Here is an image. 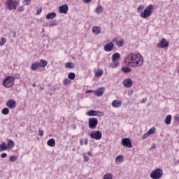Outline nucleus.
<instances>
[{
    "instance_id": "30",
    "label": "nucleus",
    "mask_w": 179,
    "mask_h": 179,
    "mask_svg": "<svg viewBox=\"0 0 179 179\" xmlns=\"http://www.w3.org/2000/svg\"><path fill=\"white\" fill-rule=\"evenodd\" d=\"M68 78L70 79V80H74L75 78H76V75L75 73H69L68 74Z\"/></svg>"
},
{
    "instance_id": "52",
    "label": "nucleus",
    "mask_w": 179,
    "mask_h": 179,
    "mask_svg": "<svg viewBox=\"0 0 179 179\" xmlns=\"http://www.w3.org/2000/svg\"><path fill=\"white\" fill-rule=\"evenodd\" d=\"M151 149H156V144L152 145Z\"/></svg>"
},
{
    "instance_id": "24",
    "label": "nucleus",
    "mask_w": 179,
    "mask_h": 179,
    "mask_svg": "<svg viewBox=\"0 0 179 179\" xmlns=\"http://www.w3.org/2000/svg\"><path fill=\"white\" fill-rule=\"evenodd\" d=\"M5 150H8V145H6V143H2L0 144V152Z\"/></svg>"
},
{
    "instance_id": "44",
    "label": "nucleus",
    "mask_w": 179,
    "mask_h": 179,
    "mask_svg": "<svg viewBox=\"0 0 179 179\" xmlns=\"http://www.w3.org/2000/svg\"><path fill=\"white\" fill-rule=\"evenodd\" d=\"M55 20L52 21L50 24V27H53V26H55Z\"/></svg>"
},
{
    "instance_id": "43",
    "label": "nucleus",
    "mask_w": 179,
    "mask_h": 179,
    "mask_svg": "<svg viewBox=\"0 0 179 179\" xmlns=\"http://www.w3.org/2000/svg\"><path fill=\"white\" fill-rule=\"evenodd\" d=\"M43 135H44V131L39 129V136H43Z\"/></svg>"
},
{
    "instance_id": "38",
    "label": "nucleus",
    "mask_w": 179,
    "mask_h": 179,
    "mask_svg": "<svg viewBox=\"0 0 179 179\" xmlns=\"http://www.w3.org/2000/svg\"><path fill=\"white\" fill-rule=\"evenodd\" d=\"M143 9H145V6H140L137 8V12L141 13V12H142V10H143Z\"/></svg>"
},
{
    "instance_id": "2",
    "label": "nucleus",
    "mask_w": 179,
    "mask_h": 179,
    "mask_svg": "<svg viewBox=\"0 0 179 179\" xmlns=\"http://www.w3.org/2000/svg\"><path fill=\"white\" fill-rule=\"evenodd\" d=\"M152 10H153V5H148L143 13L140 14L141 17L143 19H148L149 16L152 15Z\"/></svg>"
},
{
    "instance_id": "10",
    "label": "nucleus",
    "mask_w": 179,
    "mask_h": 179,
    "mask_svg": "<svg viewBox=\"0 0 179 179\" xmlns=\"http://www.w3.org/2000/svg\"><path fill=\"white\" fill-rule=\"evenodd\" d=\"M122 145L125 148H129L131 149L132 148V142H131V139L129 138H124L122 139Z\"/></svg>"
},
{
    "instance_id": "15",
    "label": "nucleus",
    "mask_w": 179,
    "mask_h": 179,
    "mask_svg": "<svg viewBox=\"0 0 179 179\" xmlns=\"http://www.w3.org/2000/svg\"><path fill=\"white\" fill-rule=\"evenodd\" d=\"M98 114H103V113H101L99 110H90L86 113V115L89 117H96V115L99 116Z\"/></svg>"
},
{
    "instance_id": "53",
    "label": "nucleus",
    "mask_w": 179,
    "mask_h": 179,
    "mask_svg": "<svg viewBox=\"0 0 179 179\" xmlns=\"http://www.w3.org/2000/svg\"><path fill=\"white\" fill-rule=\"evenodd\" d=\"M80 144L81 146H83V140L80 141Z\"/></svg>"
},
{
    "instance_id": "42",
    "label": "nucleus",
    "mask_w": 179,
    "mask_h": 179,
    "mask_svg": "<svg viewBox=\"0 0 179 179\" xmlns=\"http://www.w3.org/2000/svg\"><path fill=\"white\" fill-rule=\"evenodd\" d=\"M43 9L41 8H39L37 10H36V15H40V13H41Z\"/></svg>"
},
{
    "instance_id": "18",
    "label": "nucleus",
    "mask_w": 179,
    "mask_h": 179,
    "mask_svg": "<svg viewBox=\"0 0 179 179\" xmlns=\"http://www.w3.org/2000/svg\"><path fill=\"white\" fill-rule=\"evenodd\" d=\"M55 17H57V13L55 12L48 13L46 15V19L48 20H52L55 19Z\"/></svg>"
},
{
    "instance_id": "54",
    "label": "nucleus",
    "mask_w": 179,
    "mask_h": 179,
    "mask_svg": "<svg viewBox=\"0 0 179 179\" xmlns=\"http://www.w3.org/2000/svg\"><path fill=\"white\" fill-rule=\"evenodd\" d=\"M147 99H142L141 103H145V101H147Z\"/></svg>"
},
{
    "instance_id": "13",
    "label": "nucleus",
    "mask_w": 179,
    "mask_h": 179,
    "mask_svg": "<svg viewBox=\"0 0 179 179\" xmlns=\"http://www.w3.org/2000/svg\"><path fill=\"white\" fill-rule=\"evenodd\" d=\"M114 49V43L113 42L108 43L104 45V50L106 52H110Z\"/></svg>"
},
{
    "instance_id": "12",
    "label": "nucleus",
    "mask_w": 179,
    "mask_h": 179,
    "mask_svg": "<svg viewBox=\"0 0 179 179\" xmlns=\"http://www.w3.org/2000/svg\"><path fill=\"white\" fill-rule=\"evenodd\" d=\"M69 9V8L68 7V4H64L59 7V13H64V15L68 13Z\"/></svg>"
},
{
    "instance_id": "8",
    "label": "nucleus",
    "mask_w": 179,
    "mask_h": 179,
    "mask_svg": "<svg viewBox=\"0 0 179 179\" xmlns=\"http://www.w3.org/2000/svg\"><path fill=\"white\" fill-rule=\"evenodd\" d=\"M5 5H6L9 10H15L16 9L17 1L15 0H9L5 3Z\"/></svg>"
},
{
    "instance_id": "31",
    "label": "nucleus",
    "mask_w": 179,
    "mask_h": 179,
    "mask_svg": "<svg viewBox=\"0 0 179 179\" xmlns=\"http://www.w3.org/2000/svg\"><path fill=\"white\" fill-rule=\"evenodd\" d=\"M66 68H68L69 69H72L75 68V64H73V63L72 62H68L66 64Z\"/></svg>"
},
{
    "instance_id": "35",
    "label": "nucleus",
    "mask_w": 179,
    "mask_h": 179,
    "mask_svg": "<svg viewBox=\"0 0 179 179\" xmlns=\"http://www.w3.org/2000/svg\"><path fill=\"white\" fill-rule=\"evenodd\" d=\"M155 132H156V128L155 127H152L151 129H150L148 131V133L150 134V135H153V134H155Z\"/></svg>"
},
{
    "instance_id": "5",
    "label": "nucleus",
    "mask_w": 179,
    "mask_h": 179,
    "mask_svg": "<svg viewBox=\"0 0 179 179\" xmlns=\"http://www.w3.org/2000/svg\"><path fill=\"white\" fill-rule=\"evenodd\" d=\"M15 83V78L12 76L6 77L3 81L4 87H12Z\"/></svg>"
},
{
    "instance_id": "25",
    "label": "nucleus",
    "mask_w": 179,
    "mask_h": 179,
    "mask_svg": "<svg viewBox=\"0 0 179 179\" xmlns=\"http://www.w3.org/2000/svg\"><path fill=\"white\" fill-rule=\"evenodd\" d=\"M38 68H40V65L38 64V62L32 64V65L31 66V71H37V69H38Z\"/></svg>"
},
{
    "instance_id": "57",
    "label": "nucleus",
    "mask_w": 179,
    "mask_h": 179,
    "mask_svg": "<svg viewBox=\"0 0 179 179\" xmlns=\"http://www.w3.org/2000/svg\"><path fill=\"white\" fill-rule=\"evenodd\" d=\"M88 155H89V156H92V152H88Z\"/></svg>"
},
{
    "instance_id": "23",
    "label": "nucleus",
    "mask_w": 179,
    "mask_h": 179,
    "mask_svg": "<svg viewBox=\"0 0 179 179\" xmlns=\"http://www.w3.org/2000/svg\"><path fill=\"white\" fill-rule=\"evenodd\" d=\"M172 118L173 117L171 116V115H168L165 118V124H166V125H170L171 124Z\"/></svg>"
},
{
    "instance_id": "34",
    "label": "nucleus",
    "mask_w": 179,
    "mask_h": 179,
    "mask_svg": "<svg viewBox=\"0 0 179 179\" xmlns=\"http://www.w3.org/2000/svg\"><path fill=\"white\" fill-rule=\"evenodd\" d=\"M103 76V70L101 69L97 70L96 73V77L100 78V76Z\"/></svg>"
},
{
    "instance_id": "41",
    "label": "nucleus",
    "mask_w": 179,
    "mask_h": 179,
    "mask_svg": "<svg viewBox=\"0 0 179 179\" xmlns=\"http://www.w3.org/2000/svg\"><path fill=\"white\" fill-rule=\"evenodd\" d=\"M6 156H8V154L3 152L1 155V159H5V157H6Z\"/></svg>"
},
{
    "instance_id": "19",
    "label": "nucleus",
    "mask_w": 179,
    "mask_h": 179,
    "mask_svg": "<svg viewBox=\"0 0 179 179\" xmlns=\"http://www.w3.org/2000/svg\"><path fill=\"white\" fill-rule=\"evenodd\" d=\"M122 162H124V157H122V155H118L116 157L115 163H117V164H121Z\"/></svg>"
},
{
    "instance_id": "29",
    "label": "nucleus",
    "mask_w": 179,
    "mask_h": 179,
    "mask_svg": "<svg viewBox=\"0 0 179 179\" xmlns=\"http://www.w3.org/2000/svg\"><path fill=\"white\" fill-rule=\"evenodd\" d=\"M95 12H96V13H98V15H100V13H101L103 12V6H99L96 7L95 9Z\"/></svg>"
},
{
    "instance_id": "50",
    "label": "nucleus",
    "mask_w": 179,
    "mask_h": 179,
    "mask_svg": "<svg viewBox=\"0 0 179 179\" xmlns=\"http://www.w3.org/2000/svg\"><path fill=\"white\" fill-rule=\"evenodd\" d=\"M174 120H175L176 121H178V120H179V117H178V115H176V116L174 117Z\"/></svg>"
},
{
    "instance_id": "49",
    "label": "nucleus",
    "mask_w": 179,
    "mask_h": 179,
    "mask_svg": "<svg viewBox=\"0 0 179 179\" xmlns=\"http://www.w3.org/2000/svg\"><path fill=\"white\" fill-rule=\"evenodd\" d=\"M178 164H179V159L177 161L174 160V165L178 166Z\"/></svg>"
},
{
    "instance_id": "48",
    "label": "nucleus",
    "mask_w": 179,
    "mask_h": 179,
    "mask_svg": "<svg viewBox=\"0 0 179 179\" xmlns=\"http://www.w3.org/2000/svg\"><path fill=\"white\" fill-rule=\"evenodd\" d=\"M24 1L27 3V5H30V2H31V0H24Z\"/></svg>"
},
{
    "instance_id": "56",
    "label": "nucleus",
    "mask_w": 179,
    "mask_h": 179,
    "mask_svg": "<svg viewBox=\"0 0 179 179\" xmlns=\"http://www.w3.org/2000/svg\"><path fill=\"white\" fill-rule=\"evenodd\" d=\"M41 90H44V87H40Z\"/></svg>"
},
{
    "instance_id": "3",
    "label": "nucleus",
    "mask_w": 179,
    "mask_h": 179,
    "mask_svg": "<svg viewBox=\"0 0 179 179\" xmlns=\"http://www.w3.org/2000/svg\"><path fill=\"white\" fill-rule=\"evenodd\" d=\"M120 59H121V55H120V53L118 52L114 53L112 55L113 64H110L111 68H117V66L120 65V62H118V61H120Z\"/></svg>"
},
{
    "instance_id": "28",
    "label": "nucleus",
    "mask_w": 179,
    "mask_h": 179,
    "mask_svg": "<svg viewBox=\"0 0 179 179\" xmlns=\"http://www.w3.org/2000/svg\"><path fill=\"white\" fill-rule=\"evenodd\" d=\"M115 41L117 47H122L124 45V39H120V41L115 39Z\"/></svg>"
},
{
    "instance_id": "47",
    "label": "nucleus",
    "mask_w": 179,
    "mask_h": 179,
    "mask_svg": "<svg viewBox=\"0 0 179 179\" xmlns=\"http://www.w3.org/2000/svg\"><path fill=\"white\" fill-rule=\"evenodd\" d=\"M23 10H24V8L23 7H20V8H18V11H19V12H23Z\"/></svg>"
},
{
    "instance_id": "40",
    "label": "nucleus",
    "mask_w": 179,
    "mask_h": 179,
    "mask_svg": "<svg viewBox=\"0 0 179 179\" xmlns=\"http://www.w3.org/2000/svg\"><path fill=\"white\" fill-rule=\"evenodd\" d=\"M150 136V134H148V132H146L145 134H143V136H142V139H146V138Z\"/></svg>"
},
{
    "instance_id": "33",
    "label": "nucleus",
    "mask_w": 179,
    "mask_h": 179,
    "mask_svg": "<svg viewBox=\"0 0 179 179\" xmlns=\"http://www.w3.org/2000/svg\"><path fill=\"white\" fill-rule=\"evenodd\" d=\"M5 44H6V38H5V37H1V41H0V45L2 47L3 45H5Z\"/></svg>"
},
{
    "instance_id": "7",
    "label": "nucleus",
    "mask_w": 179,
    "mask_h": 179,
    "mask_svg": "<svg viewBox=\"0 0 179 179\" xmlns=\"http://www.w3.org/2000/svg\"><path fill=\"white\" fill-rule=\"evenodd\" d=\"M90 138H92V139H96V141H100V139H101V138L103 137V134L99 130L96 131H93L90 134Z\"/></svg>"
},
{
    "instance_id": "39",
    "label": "nucleus",
    "mask_w": 179,
    "mask_h": 179,
    "mask_svg": "<svg viewBox=\"0 0 179 179\" xmlns=\"http://www.w3.org/2000/svg\"><path fill=\"white\" fill-rule=\"evenodd\" d=\"M9 160L10 162H16V160H17L16 156H11V157H10Z\"/></svg>"
},
{
    "instance_id": "45",
    "label": "nucleus",
    "mask_w": 179,
    "mask_h": 179,
    "mask_svg": "<svg viewBox=\"0 0 179 179\" xmlns=\"http://www.w3.org/2000/svg\"><path fill=\"white\" fill-rule=\"evenodd\" d=\"M90 158L87 157L85 154H84V161L85 162H89Z\"/></svg>"
},
{
    "instance_id": "1",
    "label": "nucleus",
    "mask_w": 179,
    "mask_h": 179,
    "mask_svg": "<svg viewBox=\"0 0 179 179\" xmlns=\"http://www.w3.org/2000/svg\"><path fill=\"white\" fill-rule=\"evenodd\" d=\"M128 65L129 66H142L143 65V57L139 53L135 54L131 52L127 57Z\"/></svg>"
},
{
    "instance_id": "59",
    "label": "nucleus",
    "mask_w": 179,
    "mask_h": 179,
    "mask_svg": "<svg viewBox=\"0 0 179 179\" xmlns=\"http://www.w3.org/2000/svg\"><path fill=\"white\" fill-rule=\"evenodd\" d=\"M32 86H33V87H35V86H36V84H33V85H32Z\"/></svg>"
},
{
    "instance_id": "21",
    "label": "nucleus",
    "mask_w": 179,
    "mask_h": 179,
    "mask_svg": "<svg viewBox=\"0 0 179 179\" xmlns=\"http://www.w3.org/2000/svg\"><path fill=\"white\" fill-rule=\"evenodd\" d=\"M48 146H50V148H54L55 146V140L54 138H50L47 141Z\"/></svg>"
},
{
    "instance_id": "61",
    "label": "nucleus",
    "mask_w": 179,
    "mask_h": 179,
    "mask_svg": "<svg viewBox=\"0 0 179 179\" xmlns=\"http://www.w3.org/2000/svg\"><path fill=\"white\" fill-rule=\"evenodd\" d=\"M7 1H9V0H7Z\"/></svg>"
},
{
    "instance_id": "51",
    "label": "nucleus",
    "mask_w": 179,
    "mask_h": 179,
    "mask_svg": "<svg viewBox=\"0 0 179 179\" xmlns=\"http://www.w3.org/2000/svg\"><path fill=\"white\" fill-rule=\"evenodd\" d=\"M13 37L15 38L16 37V31H13Z\"/></svg>"
},
{
    "instance_id": "11",
    "label": "nucleus",
    "mask_w": 179,
    "mask_h": 179,
    "mask_svg": "<svg viewBox=\"0 0 179 179\" xmlns=\"http://www.w3.org/2000/svg\"><path fill=\"white\" fill-rule=\"evenodd\" d=\"M6 106L8 108H10V110H13V108H16V101L14 99H9L6 102Z\"/></svg>"
},
{
    "instance_id": "32",
    "label": "nucleus",
    "mask_w": 179,
    "mask_h": 179,
    "mask_svg": "<svg viewBox=\"0 0 179 179\" xmlns=\"http://www.w3.org/2000/svg\"><path fill=\"white\" fill-rule=\"evenodd\" d=\"M1 114H3V115H8V114H9V108H3L1 110Z\"/></svg>"
},
{
    "instance_id": "20",
    "label": "nucleus",
    "mask_w": 179,
    "mask_h": 179,
    "mask_svg": "<svg viewBox=\"0 0 179 179\" xmlns=\"http://www.w3.org/2000/svg\"><path fill=\"white\" fill-rule=\"evenodd\" d=\"M48 64V63L45 59H41L40 62H38L40 68H45V66H47Z\"/></svg>"
},
{
    "instance_id": "22",
    "label": "nucleus",
    "mask_w": 179,
    "mask_h": 179,
    "mask_svg": "<svg viewBox=\"0 0 179 179\" xmlns=\"http://www.w3.org/2000/svg\"><path fill=\"white\" fill-rule=\"evenodd\" d=\"M101 31V28H100L99 27H93L92 32L94 34H100Z\"/></svg>"
},
{
    "instance_id": "36",
    "label": "nucleus",
    "mask_w": 179,
    "mask_h": 179,
    "mask_svg": "<svg viewBox=\"0 0 179 179\" xmlns=\"http://www.w3.org/2000/svg\"><path fill=\"white\" fill-rule=\"evenodd\" d=\"M103 179H113V175L111 173H106L103 176Z\"/></svg>"
},
{
    "instance_id": "58",
    "label": "nucleus",
    "mask_w": 179,
    "mask_h": 179,
    "mask_svg": "<svg viewBox=\"0 0 179 179\" xmlns=\"http://www.w3.org/2000/svg\"><path fill=\"white\" fill-rule=\"evenodd\" d=\"M92 92H94V91L89 90V91L87 92V93H92Z\"/></svg>"
},
{
    "instance_id": "46",
    "label": "nucleus",
    "mask_w": 179,
    "mask_h": 179,
    "mask_svg": "<svg viewBox=\"0 0 179 179\" xmlns=\"http://www.w3.org/2000/svg\"><path fill=\"white\" fill-rule=\"evenodd\" d=\"M85 3H90L92 2V0H83Z\"/></svg>"
},
{
    "instance_id": "37",
    "label": "nucleus",
    "mask_w": 179,
    "mask_h": 179,
    "mask_svg": "<svg viewBox=\"0 0 179 179\" xmlns=\"http://www.w3.org/2000/svg\"><path fill=\"white\" fill-rule=\"evenodd\" d=\"M63 84L64 85V86H66L68 85H71V80L68 78H65L63 81Z\"/></svg>"
},
{
    "instance_id": "14",
    "label": "nucleus",
    "mask_w": 179,
    "mask_h": 179,
    "mask_svg": "<svg viewBox=\"0 0 179 179\" xmlns=\"http://www.w3.org/2000/svg\"><path fill=\"white\" fill-rule=\"evenodd\" d=\"M134 85V82L131 78H127L123 81V85L124 87L129 88Z\"/></svg>"
},
{
    "instance_id": "27",
    "label": "nucleus",
    "mask_w": 179,
    "mask_h": 179,
    "mask_svg": "<svg viewBox=\"0 0 179 179\" xmlns=\"http://www.w3.org/2000/svg\"><path fill=\"white\" fill-rule=\"evenodd\" d=\"M121 71H122L124 73H130V72H132V69L129 67H122Z\"/></svg>"
},
{
    "instance_id": "60",
    "label": "nucleus",
    "mask_w": 179,
    "mask_h": 179,
    "mask_svg": "<svg viewBox=\"0 0 179 179\" xmlns=\"http://www.w3.org/2000/svg\"><path fill=\"white\" fill-rule=\"evenodd\" d=\"M178 73H179V69H178Z\"/></svg>"
},
{
    "instance_id": "17",
    "label": "nucleus",
    "mask_w": 179,
    "mask_h": 179,
    "mask_svg": "<svg viewBox=\"0 0 179 179\" xmlns=\"http://www.w3.org/2000/svg\"><path fill=\"white\" fill-rule=\"evenodd\" d=\"M122 104V101L120 100H114L112 102V106L114 107V108H118V107H121Z\"/></svg>"
},
{
    "instance_id": "6",
    "label": "nucleus",
    "mask_w": 179,
    "mask_h": 179,
    "mask_svg": "<svg viewBox=\"0 0 179 179\" xmlns=\"http://www.w3.org/2000/svg\"><path fill=\"white\" fill-rule=\"evenodd\" d=\"M99 124V120L95 117H91L88 120V126L90 129H96V127H97Z\"/></svg>"
},
{
    "instance_id": "16",
    "label": "nucleus",
    "mask_w": 179,
    "mask_h": 179,
    "mask_svg": "<svg viewBox=\"0 0 179 179\" xmlns=\"http://www.w3.org/2000/svg\"><path fill=\"white\" fill-rule=\"evenodd\" d=\"M104 90H106L104 87H101L96 91H94L95 96H97V97H101V96L104 94Z\"/></svg>"
},
{
    "instance_id": "9",
    "label": "nucleus",
    "mask_w": 179,
    "mask_h": 179,
    "mask_svg": "<svg viewBox=\"0 0 179 179\" xmlns=\"http://www.w3.org/2000/svg\"><path fill=\"white\" fill-rule=\"evenodd\" d=\"M158 48H169V42L166 41V38H162L160 43H157Z\"/></svg>"
},
{
    "instance_id": "26",
    "label": "nucleus",
    "mask_w": 179,
    "mask_h": 179,
    "mask_svg": "<svg viewBox=\"0 0 179 179\" xmlns=\"http://www.w3.org/2000/svg\"><path fill=\"white\" fill-rule=\"evenodd\" d=\"M7 147L8 149H12V148H15V142L11 139L8 140Z\"/></svg>"
},
{
    "instance_id": "55",
    "label": "nucleus",
    "mask_w": 179,
    "mask_h": 179,
    "mask_svg": "<svg viewBox=\"0 0 179 179\" xmlns=\"http://www.w3.org/2000/svg\"><path fill=\"white\" fill-rule=\"evenodd\" d=\"M85 145H87V138L85 139Z\"/></svg>"
},
{
    "instance_id": "4",
    "label": "nucleus",
    "mask_w": 179,
    "mask_h": 179,
    "mask_svg": "<svg viewBox=\"0 0 179 179\" xmlns=\"http://www.w3.org/2000/svg\"><path fill=\"white\" fill-rule=\"evenodd\" d=\"M163 177V171L161 169H156L150 173V178L152 179H160Z\"/></svg>"
}]
</instances>
